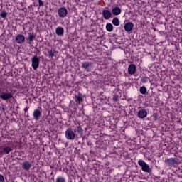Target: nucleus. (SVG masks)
<instances>
[{
  "label": "nucleus",
  "instance_id": "1",
  "mask_svg": "<svg viewBox=\"0 0 182 182\" xmlns=\"http://www.w3.org/2000/svg\"><path fill=\"white\" fill-rule=\"evenodd\" d=\"M138 164L139 166H140V167H141V170L144 173H148L149 174L151 173V169L150 168V166H149V164H147L146 161L140 159L138 161Z\"/></svg>",
  "mask_w": 182,
  "mask_h": 182
},
{
  "label": "nucleus",
  "instance_id": "2",
  "mask_svg": "<svg viewBox=\"0 0 182 182\" xmlns=\"http://www.w3.org/2000/svg\"><path fill=\"white\" fill-rule=\"evenodd\" d=\"M14 97V93L12 92H2L0 94V99L1 100H9L10 99H12Z\"/></svg>",
  "mask_w": 182,
  "mask_h": 182
},
{
  "label": "nucleus",
  "instance_id": "3",
  "mask_svg": "<svg viewBox=\"0 0 182 182\" xmlns=\"http://www.w3.org/2000/svg\"><path fill=\"white\" fill-rule=\"evenodd\" d=\"M76 137V134L72 130V128H68L65 131V139L67 140H73Z\"/></svg>",
  "mask_w": 182,
  "mask_h": 182
},
{
  "label": "nucleus",
  "instance_id": "4",
  "mask_svg": "<svg viewBox=\"0 0 182 182\" xmlns=\"http://www.w3.org/2000/svg\"><path fill=\"white\" fill-rule=\"evenodd\" d=\"M39 63L40 60L39 58H38V55H34L33 58H31V66L33 70H36V69L39 68Z\"/></svg>",
  "mask_w": 182,
  "mask_h": 182
},
{
  "label": "nucleus",
  "instance_id": "5",
  "mask_svg": "<svg viewBox=\"0 0 182 182\" xmlns=\"http://www.w3.org/2000/svg\"><path fill=\"white\" fill-rule=\"evenodd\" d=\"M75 102L77 106L79 105H82L83 103L84 100H83V95L81 94L80 92H78V94L75 95Z\"/></svg>",
  "mask_w": 182,
  "mask_h": 182
},
{
  "label": "nucleus",
  "instance_id": "6",
  "mask_svg": "<svg viewBox=\"0 0 182 182\" xmlns=\"http://www.w3.org/2000/svg\"><path fill=\"white\" fill-rule=\"evenodd\" d=\"M41 117H42V108L34 109L33 112V117L34 120L38 121L39 120V119H41Z\"/></svg>",
  "mask_w": 182,
  "mask_h": 182
},
{
  "label": "nucleus",
  "instance_id": "7",
  "mask_svg": "<svg viewBox=\"0 0 182 182\" xmlns=\"http://www.w3.org/2000/svg\"><path fill=\"white\" fill-rule=\"evenodd\" d=\"M59 18H66L68 16V9L65 7H61L58 10Z\"/></svg>",
  "mask_w": 182,
  "mask_h": 182
},
{
  "label": "nucleus",
  "instance_id": "8",
  "mask_svg": "<svg viewBox=\"0 0 182 182\" xmlns=\"http://www.w3.org/2000/svg\"><path fill=\"white\" fill-rule=\"evenodd\" d=\"M15 42L18 45H22V43H25V36L22 34H18L15 38Z\"/></svg>",
  "mask_w": 182,
  "mask_h": 182
},
{
  "label": "nucleus",
  "instance_id": "9",
  "mask_svg": "<svg viewBox=\"0 0 182 182\" xmlns=\"http://www.w3.org/2000/svg\"><path fill=\"white\" fill-rule=\"evenodd\" d=\"M12 151V148L10 146H6L3 148H1L0 156H4V154H9Z\"/></svg>",
  "mask_w": 182,
  "mask_h": 182
},
{
  "label": "nucleus",
  "instance_id": "10",
  "mask_svg": "<svg viewBox=\"0 0 182 182\" xmlns=\"http://www.w3.org/2000/svg\"><path fill=\"white\" fill-rule=\"evenodd\" d=\"M124 28L126 32H132L134 28V24L132 22H127L124 24Z\"/></svg>",
  "mask_w": 182,
  "mask_h": 182
},
{
  "label": "nucleus",
  "instance_id": "11",
  "mask_svg": "<svg viewBox=\"0 0 182 182\" xmlns=\"http://www.w3.org/2000/svg\"><path fill=\"white\" fill-rule=\"evenodd\" d=\"M74 132L75 133V135L77 134L80 137H83V128H82L80 125L75 127Z\"/></svg>",
  "mask_w": 182,
  "mask_h": 182
},
{
  "label": "nucleus",
  "instance_id": "12",
  "mask_svg": "<svg viewBox=\"0 0 182 182\" xmlns=\"http://www.w3.org/2000/svg\"><path fill=\"white\" fill-rule=\"evenodd\" d=\"M23 170H25L26 171H29L32 167V164L31 162L26 161L22 163L21 164Z\"/></svg>",
  "mask_w": 182,
  "mask_h": 182
},
{
  "label": "nucleus",
  "instance_id": "13",
  "mask_svg": "<svg viewBox=\"0 0 182 182\" xmlns=\"http://www.w3.org/2000/svg\"><path fill=\"white\" fill-rule=\"evenodd\" d=\"M102 15H103L104 19H105V20H109V19H110V18H112V16H113L112 11H110L109 10L102 11Z\"/></svg>",
  "mask_w": 182,
  "mask_h": 182
},
{
  "label": "nucleus",
  "instance_id": "14",
  "mask_svg": "<svg viewBox=\"0 0 182 182\" xmlns=\"http://www.w3.org/2000/svg\"><path fill=\"white\" fill-rule=\"evenodd\" d=\"M137 70V68L134 64H130L128 67V73L129 75H134Z\"/></svg>",
  "mask_w": 182,
  "mask_h": 182
},
{
  "label": "nucleus",
  "instance_id": "15",
  "mask_svg": "<svg viewBox=\"0 0 182 182\" xmlns=\"http://www.w3.org/2000/svg\"><path fill=\"white\" fill-rule=\"evenodd\" d=\"M138 117L139 119H144L147 117V110L141 109L138 111Z\"/></svg>",
  "mask_w": 182,
  "mask_h": 182
},
{
  "label": "nucleus",
  "instance_id": "16",
  "mask_svg": "<svg viewBox=\"0 0 182 182\" xmlns=\"http://www.w3.org/2000/svg\"><path fill=\"white\" fill-rule=\"evenodd\" d=\"M55 33L58 36H63V33H65V30L62 27H57L55 28Z\"/></svg>",
  "mask_w": 182,
  "mask_h": 182
},
{
  "label": "nucleus",
  "instance_id": "17",
  "mask_svg": "<svg viewBox=\"0 0 182 182\" xmlns=\"http://www.w3.org/2000/svg\"><path fill=\"white\" fill-rule=\"evenodd\" d=\"M112 12L115 16L120 15L122 14V9L118 6L114 7Z\"/></svg>",
  "mask_w": 182,
  "mask_h": 182
},
{
  "label": "nucleus",
  "instance_id": "18",
  "mask_svg": "<svg viewBox=\"0 0 182 182\" xmlns=\"http://www.w3.org/2000/svg\"><path fill=\"white\" fill-rule=\"evenodd\" d=\"M167 161L169 166H176V164H177V160H176L174 158H170L167 160Z\"/></svg>",
  "mask_w": 182,
  "mask_h": 182
},
{
  "label": "nucleus",
  "instance_id": "19",
  "mask_svg": "<svg viewBox=\"0 0 182 182\" xmlns=\"http://www.w3.org/2000/svg\"><path fill=\"white\" fill-rule=\"evenodd\" d=\"M106 30L107 32H112L113 31V24L111 23H107L106 24Z\"/></svg>",
  "mask_w": 182,
  "mask_h": 182
},
{
  "label": "nucleus",
  "instance_id": "20",
  "mask_svg": "<svg viewBox=\"0 0 182 182\" xmlns=\"http://www.w3.org/2000/svg\"><path fill=\"white\" fill-rule=\"evenodd\" d=\"M112 23L114 25V26H119L120 25V20L115 17L112 19Z\"/></svg>",
  "mask_w": 182,
  "mask_h": 182
},
{
  "label": "nucleus",
  "instance_id": "21",
  "mask_svg": "<svg viewBox=\"0 0 182 182\" xmlns=\"http://www.w3.org/2000/svg\"><path fill=\"white\" fill-rule=\"evenodd\" d=\"M139 92L140 93H141V95H146L147 93V88H146V87L144 86L141 87L139 89Z\"/></svg>",
  "mask_w": 182,
  "mask_h": 182
},
{
  "label": "nucleus",
  "instance_id": "22",
  "mask_svg": "<svg viewBox=\"0 0 182 182\" xmlns=\"http://www.w3.org/2000/svg\"><path fill=\"white\" fill-rule=\"evenodd\" d=\"M48 58H53V56H55V53L53 52V50H48Z\"/></svg>",
  "mask_w": 182,
  "mask_h": 182
},
{
  "label": "nucleus",
  "instance_id": "23",
  "mask_svg": "<svg viewBox=\"0 0 182 182\" xmlns=\"http://www.w3.org/2000/svg\"><path fill=\"white\" fill-rule=\"evenodd\" d=\"M36 38V36L29 33H28V41L29 42H33V39H35Z\"/></svg>",
  "mask_w": 182,
  "mask_h": 182
},
{
  "label": "nucleus",
  "instance_id": "24",
  "mask_svg": "<svg viewBox=\"0 0 182 182\" xmlns=\"http://www.w3.org/2000/svg\"><path fill=\"white\" fill-rule=\"evenodd\" d=\"M55 182H66V180L63 176H58L55 179Z\"/></svg>",
  "mask_w": 182,
  "mask_h": 182
},
{
  "label": "nucleus",
  "instance_id": "25",
  "mask_svg": "<svg viewBox=\"0 0 182 182\" xmlns=\"http://www.w3.org/2000/svg\"><path fill=\"white\" fill-rule=\"evenodd\" d=\"M89 66H90L89 63H82V65L83 69H88Z\"/></svg>",
  "mask_w": 182,
  "mask_h": 182
},
{
  "label": "nucleus",
  "instance_id": "26",
  "mask_svg": "<svg viewBox=\"0 0 182 182\" xmlns=\"http://www.w3.org/2000/svg\"><path fill=\"white\" fill-rule=\"evenodd\" d=\"M8 15V14L5 11H2L0 14V16H1V18H4L5 19V18H6V16Z\"/></svg>",
  "mask_w": 182,
  "mask_h": 182
},
{
  "label": "nucleus",
  "instance_id": "27",
  "mask_svg": "<svg viewBox=\"0 0 182 182\" xmlns=\"http://www.w3.org/2000/svg\"><path fill=\"white\" fill-rule=\"evenodd\" d=\"M28 110H29V106H27L24 108V112L25 113H27V116L28 114H29V112H28Z\"/></svg>",
  "mask_w": 182,
  "mask_h": 182
},
{
  "label": "nucleus",
  "instance_id": "28",
  "mask_svg": "<svg viewBox=\"0 0 182 182\" xmlns=\"http://www.w3.org/2000/svg\"><path fill=\"white\" fill-rule=\"evenodd\" d=\"M5 181V178L0 174V182H4Z\"/></svg>",
  "mask_w": 182,
  "mask_h": 182
},
{
  "label": "nucleus",
  "instance_id": "29",
  "mask_svg": "<svg viewBox=\"0 0 182 182\" xmlns=\"http://www.w3.org/2000/svg\"><path fill=\"white\" fill-rule=\"evenodd\" d=\"M118 100H119V97L117 95H114L113 96V100L114 102H117Z\"/></svg>",
  "mask_w": 182,
  "mask_h": 182
},
{
  "label": "nucleus",
  "instance_id": "30",
  "mask_svg": "<svg viewBox=\"0 0 182 182\" xmlns=\"http://www.w3.org/2000/svg\"><path fill=\"white\" fill-rule=\"evenodd\" d=\"M39 6H43V1L42 0H38Z\"/></svg>",
  "mask_w": 182,
  "mask_h": 182
},
{
  "label": "nucleus",
  "instance_id": "31",
  "mask_svg": "<svg viewBox=\"0 0 182 182\" xmlns=\"http://www.w3.org/2000/svg\"><path fill=\"white\" fill-rule=\"evenodd\" d=\"M90 153H92V150L90 151Z\"/></svg>",
  "mask_w": 182,
  "mask_h": 182
}]
</instances>
